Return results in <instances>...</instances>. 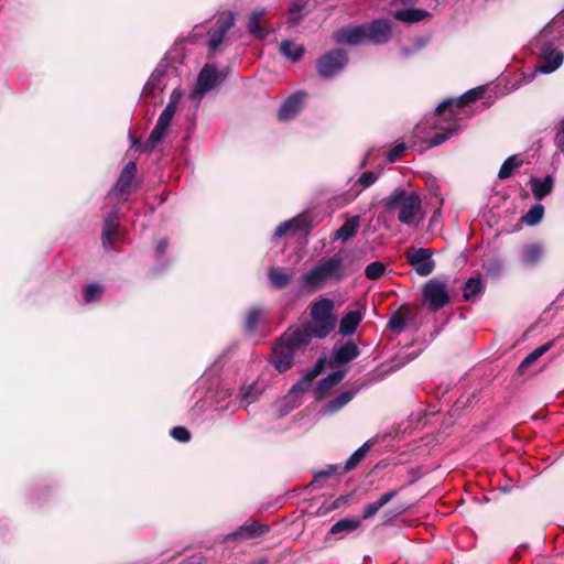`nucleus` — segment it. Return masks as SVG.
Listing matches in <instances>:
<instances>
[{"label": "nucleus", "instance_id": "37998d69", "mask_svg": "<svg viewBox=\"0 0 564 564\" xmlns=\"http://www.w3.org/2000/svg\"><path fill=\"white\" fill-rule=\"evenodd\" d=\"M171 436L178 442H188L191 438V434L187 429L183 426H176L171 430Z\"/></svg>", "mask_w": 564, "mask_h": 564}, {"label": "nucleus", "instance_id": "c9c22d12", "mask_svg": "<svg viewBox=\"0 0 564 564\" xmlns=\"http://www.w3.org/2000/svg\"><path fill=\"white\" fill-rule=\"evenodd\" d=\"M270 283L276 288L282 289L289 284L292 279L291 273H285L279 268H272L268 273Z\"/></svg>", "mask_w": 564, "mask_h": 564}, {"label": "nucleus", "instance_id": "f8f14e48", "mask_svg": "<svg viewBox=\"0 0 564 564\" xmlns=\"http://www.w3.org/2000/svg\"><path fill=\"white\" fill-rule=\"evenodd\" d=\"M235 17L232 13L221 14L212 31L209 32L210 40L208 47L210 53H215L217 48L225 43V36L227 32L234 26Z\"/></svg>", "mask_w": 564, "mask_h": 564}, {"label": "nucleus", "instance_id": "09e8293b", "mask_svg": "<svg viewBox=\"0 0 564 564\" xmlns=\"http://www.w3.org/2000/svg\"><path fill=\"white\" fill-rule=\"evenodd\" d=\"M300 10H301L300 7L296 4L290 9V18H289L290 25H296L300 22V20H301Z\"/></svg>", "mask_w": 564, "mask_h": 564}, {"label": "nucleus", "instance_id": "423d86ee", "mask_svg": "<svg viewBox=\"0 0 564 564\" xmlns=\"http://www.w3.org/2000/svg\"><path fill=\"white\" fill-rule=\"evenodd\" d=\"M292 329L290 328L285 332L281 340L273 348L272 362L280 372L291 368L296 350L308 344L307 340H302L294 334L291 335Z\"/></svg>", "mask_w": 564, "mask_h": 564}, {"label": "nucleus", "instance_id": "c03bdc74", "mask_svg": "<svg viewBox=\"0 0 564 564\" xmlns=\"http://www.w3.org/2000/svg\"><path fill=\"white\" fill-rule=\"evenodd\" d=\"M454 132H455V129L451 128L446 132L435 134V137L431 140L430 145L435 147V145H440V144L444 143L445 141H447L451 138V135Z\"/></svg>", "mask_w": 564, "mask_h": 564}, {"label": "nucleus", "instance_id": "f704fd0d", "mask_svg": "<svg viewBox=\"0 0 564 564\" xmlns=\"http://www.w3.org/2000/svg\"><path fill=\"white\" fill-rule=\"evenodd\" d=\"M544 216V207L542 204L536 203L522 217V221L528 226L538 225Z\"/></svg>", "mask_w": 564, "mask_h": 564}, {"label": "nucleus", "instance_id": "f257e3e1", "mask_svg": "<svg viewBox=\"0 0 564 564\" xmlns=\"http://www.w3.org/2000/svg\"><path fill=\"white\" fill-rule=\"evenodd\" d=\"M562 41H564V9L534 39L533 46L540 54L534 73L550 74L563 64V52L553 47L555 43Z\"/></svg>", "mask_w": 564, "mask_h": 564}, {"label": "nucleus", "instance_id": "4be33fe9", "mask_svg": "<svg viewBox=\"0 0 564 564\" xmlns=\"http://www.w3.org/2000/svg\"><path fill=\"white\" fill-rule=\"evenodd\" d=\"M359 355L357 345L352 341H348L334 349L333 357L338 364H346L355 359Z\"/></svg>", "mask_w": 564, "mask_h": 564}, {"label": "nucleus", "instance_id": "393cba45", "mask_svg": "<svg viewBox=\"0 0 564 564\" xmlns=\"http://www.w3.org/2000/svg\"><path fill=\"white\" fill-rule=\"evenodd\" d=\"M430 13L426 10L423 9H403V10H397L393 13V17L404 23H415L423 21L425 18H427Z\"/></svg>", "mask_w": 564, "mask_h": 564}, {"label": "nucleus", "instance_id": "9b49d317", "mask_svg": "<svg viewBox=\"0 0 564 564\" xmlns=\"http://www.w3.org/2000/svg\"><path fill=\"white\" fill-rule=\"evenodd\" d=\"M423 297L432 311L444 307L449 300L446 284L436 279L427 281L423 288Z\"/></svg>", "mask_w": 564, "mask_h": 564}, {"label": "nucleus", "instance_id": "7c9ffc66", "mask_svg": "<svg viewBox=\"0 0 564 564\" xmlns=\"http://www.w3.org/2000/svg\"><path fill=\"white\" fill-rule=\"evenodd\" d=\"M523 159L518 154L509 156L501 165L498 177L500 180L509 178L517 169L523 165Z\"/></svg>", "mask_w": 564, "mask_h": 564}, {"label": "nucleus", "instance_id": "412c9836", "mask_svg": "<svg viewBox=\"0 0 564 564\" xmlns=\"http://www.w3.org/2000/svg\"><path fill=\"white\" fill-rule=\"evenodd\" d=\"M360 524L361 520L358 518H345L333 524V527L329 530V533L343 538L344 535L356 531L360 527Z\"/></svg>", "mask_w": 564, "mask_h": 564}, {"label": "nucleus", "instance_id": "2eb2a0df", "mask_svg": "<svg viewBox=\"0 0 564 564\" xmlns=\"http://www.w3.org/2000/svg\"><path fill=\"white\" fill-rule=\"evenodd\" d=\"M322 370H323V360L319 359L316 362V365L312 369H310L303 376V378L291 388V390L286 397L288 400L295 402V398L297 397V394L307 391L312 384V381L322 372Z\"/></svg>", "mask_w": 564, "mask_h": 564}, {"label": "nucleus", "instance_id": "864d4df0", "mask_svg": "<svg viewBox=\"0 0 564 564\" xmlns=\"http://www.w3.org/2000/svg\"><path fill=\"white\" fill-rule=\"evenodd\" d=\"M336 468L330 466L327 470L321 471L317 474L316 478H325L329 477L335 473Z\"/></svg>", "mask_w": 564, "mask_h": 564}, {"label": "nucleus", "instance_id": "a19ab883", "mask_svg": "<svg viewBox=\"0 0 564 564\" xmlns=\"http://www.w3.org/2000/svg\"><path fill=\"white\" fill-rule=\"evenodd\" d=\"M406 324L405 316L401 312L394 313L388 323V328L394 333H401Z\"/></svg>", "mask_w": 564, "mask_h": 564}, {"label": "nucleus", "instance_id": "c85d7f7f", "mask_svg": "<svg viewBox=\"0 0 564 564\" xmlns=\"http://www.w3.org/2000/svg\"><path fill=\"white\" fill-rule=\"evenodd\" d=\"M359 228V216L351 217L335 232V238L347 241L352 238Z\"/></svg>", "mask_w": 564, "mask_h": 564}, {"label": "nucleus", "instance_id": "f3484780", "mask_svg": "<svg viewBox=\"0 0 564 564\" xmlns=\"http://www.w3.org/2000/svg\"><path fill=\"white\" fill-rule=\"evenodd\" d=\"M137 174V165L134 162H129L122 170L112 193L121 196L128 194L131 189L134 176Z\"/></svg>", "mask_w": 564, "mask_h": 564}, {"label": "nucleus", "instance_id": "a878e982", "mask_svg": "<svg viewBox=\"0 0 564 564\" xmlns=\"http://www.w3.org/2000/svg\"><path fill=\"white\" fill-rule=\"evenodd\" d=\"M345 377V371L337 370L333 373L328 375L326 378L322 379L318 382V386L316 388L315 394L316 399H322L326 394V392L333 388L334 386L338 384Z\"/></svg>", "mask_w": 564, "mask_h": 564}, {"label": "nucleus", "instance_id": "13d9d810", "mask_svg": "<svg viewBox=\"0 0 564 564\" xmlns=\"http://www.w3.org/2000/svg\"><path fill=\"white\" fill-rule=\"evenodd\" d=\"M403 4L414 3L416 0H400Z\"/></svg>", "mask_w": 564, "mask_h": 564}, {"label": "nucleus", "instance_id": "4c0bfd02", "mask_svg": "<svg viewBox=\"0 0 564 564\" xmlns=\"http://www.w3.org/2000/svg\"><path fill=\"white\" fill-rule=\"evenodd\" d=\"M104 288L98 283H91L85 286L83 296L86 303H93L100 300Z\"/></svg>", "mask_w": 564, "mask_h": 564}, {"label": "nucleus", "instance_id": "6e6d98bb", "mask_svg": "<svg viewBox=\"0 0 564 564\" xmlns=\"http://www.w3.org/2000/svg\"><path fill=\"white\" fill-rule=\"evenodd\" d=\"M532 78H533V74L524 75V77H523V79H524L525 82H530Z\"/></svg>", "mask_w": 564, "mask_h": 564}, {"label": "nucleus", "instance_id": "bf43d9fd", "mask_svg": "<svg viewBox=\"0 0 564 564\" xmlns=\"http://www.w3.org/2000/svg\"><path fill=\"white\" fill-rule=\"evenodd\" d=\"M370 156V152H368L366 154V158L364 159L362 163H361V166H365L366 165V161L368 160V158Z\"/></svg>", "mask_w": 564, "mask_h": 564}, {"label": "nucleus", "instance_id": "58836bf2", "mask_svg": "<svg viewBox=\"0 0 564 564\" xmlns=\"http://www.w3.org/2000/svg\"><path fill=\"white\" fill-rule=\"evenodd\" d=\"M263 315V312L260 308H251L245 321V327L247 330L252 332L258 326L261 317Z\"/></svg>", "mask_w": 564, "mask_h": 564}, {"label": "nucleus", "instance_id": "8fccbe9b", "mask_svg": "<svg viewBox=\"0 0 564 564\" xmlns=\"http://www.w3.org/2000/svg\"><path fill=\"white\" fill-rule=\"evenodd\" d=\"M161 78H162V72L160 69H155L148 82L152 83L154 86H156L159 89L161 88Z\"/></svg>", "mask_w": 564, "mask_h": 564}, {"label": "nucleus", "instance_id": "6ab92c4d", "mask_svg": "<svg viewBox=\"0 0 564 564\" xmlns=\"http://www.w3.org/2000/svg\"><path fill=\"white\" fill-rule=\"evenodd\" d=\"M365 316L364 310L347 312L339 322V333L348 336L352 335Z\"/></svg>", "mask_w": 564, "mask_h": 564}, {"label": "nucleus", "instance_id": "20e7f679", "mask_svg": "<svg viewBox=\"0 0 564 564\" xmlns=\"http://www.w3.org/2000/svg\"><path fill=\"white\" fill-rule=\"evenodd\" d=\"M341 254L322 258L311 270L301 276L304 289L315 291L326 284L337 283L349 275Z\"/></svg>", "mask_w": 564, "mask_h": 564}, {"label": "nucleus", "instance_id": "bb28decb", "mask_svg": "<svg viewBox=\"0 0 564 564\" xmlns=\"http://www.w3.org/2000/svg\"><path fill=\"white\" fill-rule=\"evenodd\" d=\"M265 14V10H254L251 12L247 28L249 32L257 39H264L268 35V31L260 26V20Z\"/></svg>", "mask_w": 564, "mask_h": 564}, {"label": "nucleus", "instance_id": "0eeeda50", "mask_svg": "<svg viewBox=\"0 0 564 564\" xmlns=\"http://www.w3.org/2000/svg\"><path fill=\"white\" fill-rule=\"evenodd\" d=\"M224 78L225 74L218 72L214 65L206 64L198 74L195 87L189 93V99L198 105L204 95L220 84Z\"/></svg>", "mask_w": 564, "mask_h": 564}, {"label": "nucleus", "instance_id": "603ef678", "mask_svg": "<svg viewBox=\"0 0 564 564\" xmlns=\"http://www.w3.org/2000/svg\"><path fill=\"white\" fill-rule=\"evenodd\" d=\"M166 248H167L166 239H161L160 241H158L156 247H155L158 253H163Z\"/></svg>", "mask_w": 564, "mask_h": 564}, {"label": "nucleus", "instance_id": "aec40b11", "mask_svg": "<svg viewBox=\"0 0 564 564\" xmlns=\"http://www.w3.org/2000/svg\"><path fill=\"white\" fill-rule=\"evenodd\" d=\"M355 394H356V391H354V390L343 391L335 399L328 401L325 405H323L321 412L324 415L334 414L335 412H337L341 408H344L349 401H351L352 398L355 397Z\"/></svg>", "mask_w": 564, "mask_h": 564}, {"label": "nucleus", "instance_id": "de8ad7c7", "mask_svg": "<svg viewBox=\"0 0 564 564\" xmlns=\"http://www.w3.org/2000/svg\"><path fill=\"white\" fill-rule=\"evenodd\" d=\"M405 145L404 144H398L393 149H391L388 153V160L389 162H394L400 156L404 154Z\"/></svg>", "mask_w": 564, "mask_h": 564}, {"label": "nucleus", "instance_id": "7ed1b4c3", "mask_svg": "<svg viewBox=\"0 0 564 564\" xmlns=\"http://www.w3.org/2000/svg\"><path fill=\"white\" fill-rule=\"evenodd\" d=\"M383 205L388 213L409 227H417L425 218L421 197L415 191L398 187L384 198Z\"/></svg>", "mask_w": 564, "mask_h": 564}, {"label": "nucleus", "instance_id": "9d476101", "mask_svg": "<svg viewBox=\"0 0 564 564\" xmlns=\"http://www.w3.org/2000/svg\"><path fill=\"white\" fill-rule=\"evenodd\" d=\"M484 94V88L477 87L468 90L464 95H462L458 99H446L442 101L437 108L435 109V113L437 116L444 115L446 111L449 112V119L456 115H458V110L463 109L465 106L478 100L481 98Z\"/></svg>", "mask_w": 564, "mask_h": 564}, {"label": "nucleus", "instance_id": "b1692460", "mask_svg": "<svg viewBox=\"0 0 564 564\" xmlns=\"http://www.w3.org/2000/svg\"><path fill=\"white\" fill-rule=\"evenodd\" d=\"M119 228L118 215L112 212L105 220L104 229H102V245L105 248H110L112 246V238L117 234Z\"/></svg>", "mask_w": 564, "mask_h": 564}, {"label": "nucleus", "instance_id": "5701e85b", "mask_svg": "<svg viewBox=\"0 0 564 564\" xmlns=\"http://www.w3.org/2000/svg\"><path fill=\"white\" fill-rule=\"evenodd\" d=\"M398 495V490H391L383 494L376 502L368 503L364 507L360 520L372 518L383 506L391 501Z\"/></svg>", "mask_w": 564, "mask_h": 564}, {"label": "nucleus", "instance_id": "2f4dec72", "mask_svg": "<svg viewBox=\"0 0 564 564\" xmlns=\"http://www.w3.org/2000/svg\"><path fill=\"white\" fill-rule=\"evenodd\" d=\"M268 530L269 529L267 525L261 524L258 521H253L250 524H245V525L240 527V529L238 530L236 535L239 538H243V539H250V538L260 536V535L264 534L265 532H268Z\"/></svg>", "mask_w": 564, "mask_h": 564}, {"label": "nucleus", "instance_id": "e433bc0d", "mask_svg": "<svg viewBox=\"0 0 564 564\" xmlns=\"http://www.w3.org/2000/svg\"><path fill=\"white\" fill-rule=\"evenodd\" d=\"M552 344L546 343L538 348H535L532 352H530L520 364L519 370L523 371L525 368H528L531 364H533L536 359H539L542 355H544L550 348Z\"/></svg>", "mask_w": 564, "mask_h": 564}, {"label": "nucleus", "instance_id": "a211bd4d", "mask_svg": "<svg viewBox=\"0 0 564 564\" xmlns=\"http://www.w3.org/2000/svg\"><path fill=\"white\" fill-rule=\"evenodd\" d=\"M529 185L531 187L533 197L536 200H542L553 192L554 177L552 175H546L543 178L532 176L529 180Z\"/></svg>", "mask_w": 564, "mask_h": 564}, {"label": "nucleus", "instance_id": "79ce46f5", "mask_svg": "<svg viewBox=\"0 0 564 564\" xmlns=\"http://www.w3.org/2000/svg\"><path fill=\"white\" fill-rule=\"evenodd\" d=\"M259 391L256 390L253 386L243 387L240 391V399L242 402L250 404L253 400H256Z\"/></svg>", "mask_w": 564, "mask_h": 564}, {"label": "nucleus", "instance_id": "ea45409f", "mask_svg": "<svg viewBox=\"0 0 564 564\" xmlns=\"http://www.w3.org/2000/svg\"><path fill=\"white\" fill-rule=\"evenodd\" d=\"M384 271V264L379 261H375L366 267L365 274L370 280H377L383 275Z\"/></svg>", "mask_w": 564, "mask_h": 564}, {"label": "nucleus", "instance_id": "3c124183", "mask_svg": "<svg viewBox=\"0 0 564 564\" xmlns=\"http://www.w3.org/2000/svg\"><path fill=\"white\" fill-rule=\"evenodd\" d=\"M155 89H159L156 86H154L152 83L150 82H147V84L144 85L143 87V95H154L155 94Z\"/></svg>", "mask_w": 564, "mask_h": 564}, {"label": "nucleus", "instance_id": "cd10ccee", "mask_svg": "<svg viewBox=\"0 0 564 564\" xmlns=\"http://www.w3.org/2000/svg\"><path fill=\"white\" fill-rule=\"evenodd\" d=\"M375 440H368L350 457L346 460L344 470L349 471L354 469L366 456L368 451L375 445Z\"/></svg>", "mask_w": 564, "mask_h": 564}, {"label": "nucleus", "instance_id": "39448f33", "mask_svg": "<svg viewBox=\"0 0 564 564\" xmlns=\"http://www.w3.org/2000/svg\"><path fill=\"white\" fill-rule=\"evenodd\" d=\"M182 89H174L170 96V100L163 111L160 113L158 121L151 131L148 140L139 144V141L135 138L131 137L132 145L135 147L138 144V150L141 152L151 153L164 139L172 119L176 113L177 107L183 98Z\"/></svg>", "mask_w": 564, "mask_h": 564}, {"label": "nucleus", "instance_id": "a18cd8bd", "mask_svg": "<svg viewBox=\"0 0 564 564\" xmlns=\"http://www.w3.org/2000/svg\"><path fill=\"white\" fill-rule=\"evenodd\" d=\"M378 178V175L373 172H366L364 173L358 182L366 188L372 185Z\"/></svg>", "mask_w": 564, "mask_h": 564}, {"label": "nucleus", "instance_id": "1a4fd4ad", "mask_svg": "<svg viewBox=\"0 0 564 564\" xmlns=\"http://www.w3.org/2000/svg\"><path fill=\"white\" fill-rule=\"evenodd\" d=\"M347 55L343 50L324 54L316 63L321 77L329 78L340 73L347 64Z\"/></svg>", "mask_w": 564, "mask_h": 564}, {"label": "nucleus", "instance_id": "ddd939ff", "mask_svg": "<svg viewBox=\"0 0 564 564\" xmlns=\"http://www.w3.org/2000/svg\"><path fill=\"white\" fill-rule=\"evenodd\" d=\"M366 39L373 44L387 43L391 37V23L386 19H378L365 24Z\"/></svg>", "mask_w": 564, "mask_h": 564}, {"label": "nucleus", "instance_id": "6e6552de", "mask_svg": "<svg viewBox=\"0 0 564 564\" xmlns=\"http://www.w3.org/2000/svg\"><path fill=\"white\" fill-rule=\"evenodd\" d=\"M409 264L420 276H427L434 271L433 250L429 248H409L405 252Z\"/></svg>", "mask_w": 564, "mask_h": 564}, {"label": "nucleus", "instance_id": "4468645a", "mask_svg": "<svg viewBox=\"0 0 564 564\" xmlns=\"http://www.w3.org/2000/svg\"><path fill=\"white\" fill-rule=\"evenodd\" d=\"M334 39L338 44L358 45L367 40L365 24L343 28L335 32Z\"/></svg>", "mask_w": 564, "mask_h": 564}, {"label": "nucleus", "instance_id": "c756f323", "mask_svg": "<svg viewBox=\"0 0 564 564\" xmlns=\"http://www.w3.org/2000/svg\"><path fill=\"white\" fill-rule=\"evenodd\" d=\"M542 248L536 243L528 245L522 248L521 262L525 265H534L542 257Z\"/></svg>", "mask_w": 564, "mask_h": 564}, {"label": "nucleus", "instance_id": "473e14b6", "mask_svg": "<svg viewBox=\"0 0 564 564\" xmlns=\"http://www.w3.org/2000/svg\"><path fill=\"white\" fill-rule=\"evenodd\" d=\"M280 53L284 57H286L293 62H296L302 57L304 50L301 45H297L292 41L285 40V41H282L280 44Z\"/></svg>", "mask_w": 564, "mask_h": 564}, {"label": "nucleus", "instance_id": "5fc2aeb1", "mask_svg": "<svg viewBox=\"0 0 564 564\" xmlns=\"http://www.w3.org/2000/svg\"><path fill=\"white\" fill-rule=\"evenodd\" d=\"M562 134H564V118L557 123L556 140H560Z\"/></svg>", "mask_w": 564, "mask_h": 564}, {"label": "nucleus", "instance_id": "4d7b16f0", "mask_svg": "<svg viewBox=\"0 0 564 564\" xmlns=\"http://www.w3.org/2000/svg\"><path fill=\"white\" fill-rule=\"evenodd\" d=\"M251 564H268L265 560L261 558V560H258Z\"/></svg>", "mask_w": 564, "mask_h": 564}, {"label": "nucleus", "instance_id": "dca6fc26", "mask_svg": "<svg viewBox=\"0 0 564 564\" xmlns=\"http://www.w3.org/2000/svg\"><path fill=\"white\" fill-rule=\"evenodd\" d=\"M306 95L303 91H297L290 96L281 106L279 110L280 120H290L294 118L301 110Z\"/></svg>", "mask_w": 564, "mask_h": 564}, {"label": "nucleus", "instance_id": "72a5a7b5", "mask_svg": "<svg viewBox=\"0 0 564 564\" xmlns=\"http://www.w3.org/2000/svg\"><path fill=\"white\" fill-rule=\"evenodd\" d=\"M484 292V283L480 279L471 278L464 285L463 296L466 301H471Z\"/></svg>", "mask_w": 564, "mask_h": 564}, {"label": "nucleus", "instance_id": "49530a36", "mask_svg": "<svg viewBox=\"0 0 564 564\" xmlns=\"http://www.w3.org/2000/svg\"><path fill=\"white\" fill-rule=\"evenodd\" d=\"M293 226H294V220H286L282 224H280L274 231V237L275 238L282 237L288 231H290L293 228Z\"/></svg>", "mask_w": 564, "mask_h": 564}, {"label": "nucleus", "instance_id": "f03ea898", "mask_svg": "<svg viewBox=\"0 0 564 564\" xmlns=\"http://www.w3.org/2000/svg\"><path fill=\"white\" fill-rule=\"evenodd\" d=\"M311 321L303 328H294L291 335L310 341L312 338H325L335 328L337 317L334 314L335 303L328 297H319L311 304Z\"/></svg>", "mask_w": 564, "mask_h": 564}]
</instances>
